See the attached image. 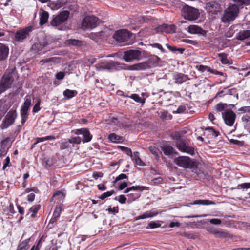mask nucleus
Wrapping results in <instances>:
<instances>
[{"mask_svg":"<svg viewBox=\"0 0 250 250\" xmlns=\"http://www.w3.org/2000/svg\"><path fill=\"white\" fill-rule=\"evenodd\" d=\"M15 70V68H11L4 73L0 82V94L11 87L14 81Z\"/></svg>","mask_w":250,"mask_h":250,"instance_id":"1","label":"nucleus"},{"mask_svg":"<svg viewBox=\"0 0 250 250\" xmlns=\"http://www.w3.org/2000/svg\"><path fill=\"white\" fill-rule=\"evenodd\" d=\"M158 60V58L157 56H151L145 62L131 65L129 69L131 70L141 71L149 69L157 65Z\"/></svg>","mask_w":250,"mask_h":250,"instance_id":"2","label":"nucleus"},{"mask_svg":"<svg viewBox=\"0 0 250 250\" xmlns=\"http://www.w3.org/2000/svg\"><path fill=\"white\" fill-rule=\"evenodd\" d=\"M238 13V7L234 4L230 5L225 10L221 18L222 21L224 23H229L233 21L237 17Z\"/></svg>","mask_w":250,"mask_h":250,"instance_id":"3","label":"nucleus"},{"mask_svg":"<svg viewBox=\"0 0 250 250\" xmlns=\"http://www.w3.org/2000/svg\"><path fill=\"white\" fill-rule=\"evenodd\" d=\"M178 166L185 168H192L197 166V163L187 156H180L174 160Z\"/></svg>","mask_w":250,"mask_h":250,"instance_id":"4","label":"nucleus"},{"mask_svg":"<svg viewBox=\"0 0 250 250\" xmlns=\"http://www.w3.org/2000/svg\"><path fill=\"white\" fill-rule=\"evenodd\" d=\"M131 35V33L128 30L122 29L116 31L113 35V38L119 43L128 44L130 43L129 42V39Z\"/></svg>","mask_w":250,"mask_h":250,"instance_id":"5","label":"nucleus"},{"mask_svg":"<svg viewBox=\"0 0 250 250\" xmlns=\"http://www.w3.org/2000/svg\"><path fill=\"white\" fill-rule=\"evenodd\" d=\"M17 117V114L15 109L10 110L5 115L1 124L0 128L2 129H6L11 125L15 122Z\"/></svg>","mask_w":250,"mask_h":250,"instance_id":"6","label":"nucleus"},{"mask_svg":"<svg viewBox=\"0 0 250 250\" xmlns=\"http://www.w3.org/2000/svg\"><path fill=\"white\" fill-rule=\"evenodd\" d=\"M31 104V98L30 96H26L24 99V102L21 107L20 115L21 116V123L23 125L26 121L28 117V110Z\"/></svg>","mask_w":250,"mask_h":250,"instance_id":"7","label":"nucleus"},{"mask_svg":"<svg viewBox=\"0 0 250 250\" xmlns=\"http://www.w3.org/2000/svg\"><path fill=\"white\" fill-rule=\"evenodd\" d=\"M182 11L184 18L190 21L197 19L199 15V12L197 9L188 5L184 6Z\"/></svg>","mask_w":250,"mask_h":250,"instance_id":"8","label":"nucleus"},{"mask_svg":"<svg viewBox=\"0 0 250 250\" xmlns=\"http://www.w3.org/2000/svg\"><path fill=\"white\" fill-rule=\"evenodd\" d=\"M99 23V19L94 16H87L82 21V27L84 29H93Z\"/></svg>","mask_w":250,"mask_h":250,"instance_id":"9","label":"nucleus"},{"mask_svg":"<svg viewBox=\"0 0 250 250\" xmlns=\"http://www.w3.org/2000/svg\"><path fill=\"white\" fill-rule=\"evenodd\" d=\"M32 26H28L26 28L17 31L15 34V39L19 42H22L29 35V33L32 31Z\"/></svg>","mask_w":250,"mask_h":250,"instance_id":"10","label":"nucleus"},{"mask_svg":"<svg viewBox=\"0 0 250 250\" xmlns=\"http://www.w3.org/2000/svg\"><path fill=\"white\" fill-rule=\"evenodd\" d=\"M69 12L67 11L62 12L58 16L54 17L50 22L51 25L57 26L64 22L68 19Z\"/></svg>","mask_w":250,"mask_h":250,"instance_id":"11","label":"nucleus"},{"mask_svg":"<svg viewBox=\"0 0 250 250\" xmlns=\"http://www.w3.org/2000/svg\"><path fill=\"white\" fill-rule=\"evenodd\" d=\"M222 117L227 125L229 126L233 125L236 119V114L231 110H225L222 113Z\"/></svg>","mask_w":250,"mask_h":250,"instance_id":"12","label":"nucleus"},{"mask_svg":"<svg viewBox=\"0 0 250 250\" xmlns=\"http://www.w3.org/2000/svg\"><path fill=\"white\" fill-rule=\"evenodd\" d=\"M141 52L138 50H130L124 52V59L127 62H132L134 60H139Z\"/></svg>","mask_w":250,"mask_h":250,"instance_id":"13","label":"nucleus"},{"mask_svg":"<svg viewBox=\"0 0 250 250\" xmlns=\"http://www.w3.org/2000/svg\"><path fill=\"white\" fill-rule=\"evenodd\" d=\"M176 146L180 151L183 152L187 153L191 155L195 154V150L193 147L188 146L183 140H179L176 143Z\"/></svg>","mask_w":250,"mask_h":250,"instance_id":"14","label":"nucleus"},{"mask_svg":"<svg viewBox=\"0 0 250 250\" xmlns=\"http://www.w3.org/2000/svg\"><path fill=\"white\" fill-rule=\"evenodd\" d=\"M176 30V26L174 24L167 25L163 24L158 27L155 31L157 33L160 32H166L168 33H174Z\"/></svg>","mask_w":250,"mask_h":250,"instance_id":"15","label":"nucleus"},{"mask_svg":"<svg viewBox=\"0 0 250 250\" xmlns=\"http://www.w3.org/2000/svg\"><path fill=\"white\" fill-rule=\"evenodd\" d=\"M115 66V63L113 61L106 62L102 61L96 65L97 69L98 70H111Z\"/></svg>","mask_w":250,"mask_h":250,"instance_id":"16","label":"nucleus"},{"mask_svg":"<svg viewBox=\"0 0 250 250\" xmlns=\"http://www.w3.org/2000/svg\"><path fill=\"white\" fill-rule=\"evenodd\" d=\"M212 234L214 235L216 237L221 239H226L231 237V236L227 231L222 229H216L211 231Z\"/></svg>","mask_w":250,"mask_h":250,"instance_id":"17","label":"nucleus"},{"mask_svg":"<svg viewBox=\"0 0 250 250\" xmlns=\"http://www.w3.org/2000/svg\"><path fill=\"white\" fill-rule=\"evenodd\" d=\"M187 31H188L189 33L192 34H199L201 35H204L206 33L205 30L196 25H191L189 26L187 28Z\"/></svg>","mask_w":250,"mask_h":250,"instance_id":"18","label":"nucleus"},{"mask_svg":"<svg viewBox=\"0 0 250 250\" xmlns=\"http://www.w3.org/2000/svg\"><path fill=\"white\" fill-rule=\"evenodd\" d=\"M196 68L198 69V70H199V71H201L202 72H203L205 71H208L212 74H215V75H223V73L221 72H219V71H217L216 70L211 69L210 67H208V66H206V65H197Z\"/></svg>","mask_w":250,"mask_h":250,"instance_id":"19","label":"nucleus"},{"mask_svg":"<svg viewBox=\"0 0 250 250\" xmlns=\"http://www.w3.org/2000/svg\"><path fill=\"white\" fill-rule=\"evenodd\" d=\"M189 79L187 75L182 73H177L174 76V82L178 84H181Z\"/></svg>","mask_w":250,"mask_h":250,"instance_id":"20","label":"nucleus"},{"mask_svg":"<svg viewBox=\"0 0 250 250\" xmlns=\"http://www.w3.org/2000/svg\"><path fill=\"white\" fill-rule=\"evenodd\" d=\"M161 148L166 155L170 156L174 154H177L174 149L169 145H164L162 146Z\"/></svg>","mask_w":250,"mask_h":250,"instance_id":"21","label":"nucleus"},{"mask_svg":"<svg viewBox=\"0 0 250 250\" xmlns=\"http://www.w3.org/2000/svg\"><path fill=\"white\" fill-rule=\"evenodd\" d=\"M9 53V48L5 45L0 43V60L5 59Z\"/></svg>","mask_w":250,"mask_h":250,"instance_id":"22","label":"nucleus"},{"mask_svg":"<svg viewBox=\"0 0 250 250\" xmlns=\"http://www.w3.org/2000/svg\"><path fill=\"white\" fill-rule=\"evenodd\" d=\"M108 138L110 141L115 143H122L124 140V139L123 137L120 136L119 135L115 133L110 134Z\"/></svg>","mask_w":250,"mask_h":250,"instance_id":"23","label":"nucleus"},{"mask_svg":"<svg viewBox=\"0 0 250 250\" xmlns=\"http://www.w3.org/2000/svg\"><path fill=\"white\" fill-rule=\"evenodd\" d=\"M149 19L142 14H138L134 18L133 22L135 24L140 25Z\"/></svg>","mask_w":250,"mask_h":250,"instance_id":"24","label":"nucleus"},{"mask_svg":"<svg viewBox=\"0 0 250 250\" xmlns=\"http://www.w3.org/2000/svg\"><path fill=\"white\" fill-rule=\"evenodd\" d=\"M63 5L60 0H58L56 1H49L48 3V6L53 10H58Z\"/></svg>","mask_w":250,"mask_h":250,"instance_id":"25","label":"nucleus"},{"mask_svg":"<svg viewBox=\"0 0 250 250\" xmlns=\"http://www.w3.org/2000/svg\"><path fill=\"white\" fill-rule=\"evenodd\" d=\"M40 24L41 25H43L46 23L48 19L49 14L46 11L42 10L40 13Z\"/></svg>","mask_w":250,"mask_h":250,"instance_id":"26","label":"nucleus"},{"mask_svg":"<svg viewBox=\"0 0 250 250\" xmlns=\"http://www.w3.org/2000/svg\"><path fill=\"white\" fill-rule=\"evenodd\" d=\"M61 211L62 209L60 207L56 208L53 212V216L50 220V223H53L55 222L60 217Z\"/></svg>","mask_w":250,"mask_h":250,"instance_id":"27","label":"nucleus"},{"mask_svg":"<svg viewBox=\"0 0 250 250\" xmlns=\"http://www.w3.org/2000/svg\"><path fill=\"white\" fill-rule=\"evenodd\" d=\"M191 205H215V203L212 201L208 200H197L194 201L193 203H190Z\"/></svg>","mask_w":250,"mask_h":250,"instance_id":"28","label":"nucleus"},{"mask_svg":"<svg viewBox=\"0 0 250 250\" xmlns=\"http://www.w3.org/2000/svg\"><path fill=\"white\" fill-rule=\"evenodd\" d=\"M250 37V30H243L240 31L237 36V39L239 40H244Z\"/></svg>","mask_w":250,"mask_h":250,"instance_id":"29","label":"nucleus"},{"mask_svg":"<svg viewBox=\"0 0 250 250\" xmlns=\"http://www.w3.org/2000/svg\"><path fill=\"white\" fill-rule=\"evenodd\" d=\"M83 135L84 137L83 140V143L89 142L91 140L92 138V135L90 133L89 131L87 128H85Z\"/></svg>","mask_w":250,"mask_h":250,"instance_id":"30","label":"nucleus"},{"mask_svg":"<svg viewBox=\"0 0 250 250\" xmlns=\"http://www.w3.org/2000/svg\"><path fill=\"white\" fill-rule=\"evenodd\" d=\"M218 56L223 64H231L232 63V62L227 58L226 54L224 53H220L218 55Z\"/></svg>","mask_w":250,"mask_h":250,"instance_id":"31","label":"nucleus"},{"mask_svg":"<svg viewBox=\"0 0 250 250\" xmlns=\"http://www.w3.org/2000/svg\"><path fill=\"white\" fill-rule=\"evenodd\" d=\"M132 159L134 161L136 164L139 166H143L144 163L141 160L139 156V153L138 152H135L133 153V155L132 154Z\"/></svg>","mask_w":250,"mask_h":250,"instance_id":"32","label":"nucleus"},{"mask_svg":"<svg viewBox=\"0 0 250 250\" xmlns=\"http://www.w3.org/2000/svg\"><path fill=\"white\" fill-rule=\"evenodd\" d=\"M41 206L40 205H36L30 208L29 211L31 213V217L34 218L35 217L36 214L40 209Z\"/></svg>","mask_w":250,"mask_h":250,"instance_id":"33","label":"nucleus"},{"mask_svg":"<svg viewBox=\"0 0 250 250\" xmlns=\"http://www.w3.org/2000/svg\"><path fill=\"white\" fill-rule=\"evenodd\" d=\"M76 94L77 92L76 91L69 89H66L63 92L64 96L68 99L74 97Z\"/></svg>","mask_w":250,"mask_h":250,"instance_id":"34","label":"nucleus"},{"mask_svg":"<svg viewBox=\"0 0 250 250\" xmlns=\"http://www.w3.org/2000/svg\"><path fill=\"white\" fill-rule=\"evenodd\" d=\"M128 97L133 99L135 102L144 104L145 102V98H141L136 94H132Z\"/></svg>","mask_w":250,"mask_h":250,"instance_id":"35","label":"nucleus"},{"mask_svg":"<svg viewBox=\"0 0 250 250\" xmlns=\"http://www.w3.org/2000/svg\"><path fill=\"white\" fill-rule=\"evenodd\" d=\"M54 139L55 137L53 136H48L44 137H37L35 139L36 144L44 142L46 140H54Z\"/></svg>","mask_w":250,"mask_h":250,"instance_id":"36","label":"nucleus"},{"mask_svg":"<svg viewBox=\"0 0 250 250\" xmlns=\"http://www.w3.org/2000/svg\"><path fill=\"white\" fill-rule=\"evenodd\" d=\"M65 195L62 191H58L54 193L52 198L57 200H62L63 199Z\"/></svg>","mask_w":250,"mask_h":250,"instance_id":"37","label":"nucleus"},{"mask_svg":"<svg viewBox=\"0 0 250 250\" xmlns=\"http://www.w3.org/2000/svg\"><path fill=\"white\" fill-rule=\"evenodd\" d=\"M28 242L27 241L24 240L21 243L17 248V250H27L28 249Z\"/></svg>","mask_w":250,"mask_h":250,"instance_id":"38","label":"nucleus"},{"mask_svg":"<svg viewBox=\"0 0 250 250\" xmlns=\"http://www.w3.org/2000/svg\"><path fill=\"white\" fill-rule=\"evenodd\" d=\"M166 46L167 48L170 50L171 51H178L180 52L181 54H182L183 52L184 51L185 49L184 48H176V47L174 46H171L170 45L167 44Z\"/></svg>","mask_w":250,"mask_h":250,"instance_id":"39","label":"nucleus"},{"mask_svg":"<svg viewBox=\"0 0 250 250\" xmlns=\"http://www.w3.org/2000/svg\"><path fill=\"white\" fill-rule=\"evenodd\" d=\"M68 140L70 144H79L81 142V139L80 137H72Z\"/></svg>","mask_w":250,"mask_h":250,"instance_id":"40","label":"nucleus"},{"mask_svg":"<svg viewBox=\"0 0 250 250\" xmlns=\"http://www.w3.org/2000/svg\"><path fill=\"white\" fill-rule=\"evenodd\" d=\"M118 147L122 151L125 152L127 155L132 156V151L130 148L121 146H119Z\"/></svg>","mask_w":250,"mask_h":250,"instance_id":"41","label":"nucleus"},{"mask_svg":"<svg viewBox=\"0 0 250 250\" xmlns=\"http://www.w3.org/2000/svg\"><path fill=\"white\" fill-rule=\"evenodd\" d=\"M130 191L132 190H141L143 191L144 189H147V188L145 186H132L131 187L129 188Z\"/></svg>","mask_w":250,"mask_h":250,"instance_id":"42","label":"nucleus"},{"mask_svg":"<svg viewBox=\"0 0 250 250\" xmlns=\"http://www.w3.org/2000/svg\"><path fill=\"white\" fill-rule=\"evenodd\" d=\"M205 130L208 131L210 134L213 137H217L218 135V133L212 127H207L206 128Z\"/></svg>","mask_w":250,"mask_h":250,"instance_id":"43","label":"nucleus"},{"mask_svg":"<svg viewBox=\"0 0 250 250\" xmlns=\"http://www.w3.org/2000/svg\"><path fill=\"white\" fill-rule=\"evenodd\" d=\"M114 190H111L104 192L101 195L100 198L102 200H104L105 198L111 196L114 193Z\"/></svg>","mask_w":250,"mask_h":250,"instance_id":"44","label":"nucleus"},{"mask_svg":"<svg viewBox=\"0 0 250 250\" xmlns=\"http://www.w3.org/2000/svg\"><path fill=\"white\" fill-rule=\"evenodd\" d=\"M66 43L69 45H79L80 44V42L78 40L75 39H71L68 41H66Z\"/></svg>","mask_w":250,"mask_h":250,"instance_id":"45","label":"nucleus"},{"mask_svg":"<svg viewBox=\"0 0 250 250\" xmlns=\"http://www.w3.org/2000/svg\"><path fill=\"white\" fill-rule=\"evenodd\" d=\"M148 226L151 229H154L160 227L161 224L158 222L151 221L149 223Z\"/></svg>","mask_w":250,"mask_h":250,"instance_id":"46","label":"nucleus"},{"mask_svg":"<svg viewBox=\"0 0 250 250\" xmlns=\"http://www.w3.org/2000/svg\"><path fill=\"white\" fill-rule=\"evenodd\" d=\"M107 210L108 211L109 213H112L114 214L117 213L119 211L118 207H114L113 208L110 207L108 208Z\"/></svg>","mask_w":250,"mask_h":250,"instance_id":"47","label":"nucleus"},{"mask_svg":"<svg viewBox=\"0 0 250 250\" xmlns=\"http://www.w3.org/2000/svg\"><path fill=\"white\" fill-rule=\"evenodd\" d=\"M250 188V183H244L238 185V189H248Z\"/></svg>","mask_w":250,"mask_h":250,"instance_id":"48","label":"nucleus"},{"mask_svg":"<svg viewBox=\"0 0 250 250\" xmlns=\"http://www.w3.org/2000/svg\"><path fill=\"white\" fill-rule=\"evenodd\" d=\"M209 221L211 224L216 225H220L222 223V221L220 219L217 218L210 219H209Z\"/></svg>","mask_w":250,"mask_h":250,"instance_id":"49","label":"nucleus"},{"mask_svg":"<svg viewBox=\"0 0 250 250\" xmlns=\"http://www.w3.org/2000/svg\"><path fill=\"white\" fill-rule=\"evenodd\" d=\"M238 111H240L241 112V113L250 112V106L242 107L238 109Z\"/></svg>","mask_w":250,"mask_h":250,"instance_id":"50","label":"nucleus"},{"mask_svg":"<svg viewBox=\"0 0 250 250\" xmlns=\"http://www.w3.org/2000/svg\"><path fill=\"white\" fill-rule=\"evenodd\" d=\"M127 176L125 174H120L118 176H117L115 181H114V183H116L117 182V181H119V180H122V179H127Z\"/></svg>","mask_w":250,"mask_h":250,"instance_id":"51","label":"nucleus"},{"mask_svg":"<svg viewBox=\"0 0 250 250\" xmlns=\"http://www.w3.org/2000/svg\"><path fill=\"white\" fill-rule=\"evenodd\" d=\"M40 100H39L36 104L34 106L33 108V112L36 113L40 110Z\"/></svg>","mask_w":250,"mask_h":250,"instance_id":"52","label":"nucleus"},{"mask_svg":"<svg viewBox=\"0 0 250 250\" xmlns=\"http://www.w3.org/2000/svg\"><path fill=\"white\" fill-rule=\"evenodd\" d=\"M70 143L68 140H66L65 142H63L62 144L61 147L62 149H64L69 147H70Z\"/></svg>","mask_w":250,"mask_h":250,"instance_id":"53","label":"nucleus"},{"mask_svg":"<svg viewBox=\"0 0 250 250\" xmlns=\"http://www.w3.org/2000/svg\"><path fill=\"white\" fill-rule=\"evenodd\" d=\"M126 198L124 195H121L119 197L118 201L121 204H125L126 201Z\"/></svg>","mask_w":250,"mask_h":250,"instance_id":"54","label":"nucleus"},{"mask_svg":"<svg viewBox=\"0 0 250 250\" xmlns=\"http://www.w3.org/2000/svg\"><path fill=\"white\" fill-rule=\"evenodd\" d=\"M208 214H204L202 215H191V216H185V218H198V217H205L208 216Z\"/></svg>","mask_w":250,"mask_h":250,"instance_id":"55","label":"nucleus"},{"mask_svg":"<svg viewBox=\"0 0 250 250\" xmlns=\"http://www.w3.org/2000/svg\"><path fill=\"white\" fill-rule=\"evenodd\" d=\"M64 77V73L62 72H60L56 74V78L58 80H62Z\"/></svg>","mask_w":250,"mask_h":250,"instance_id":"56","label":"nucleus"},{"mask_svg":"<svg viewBox=\"0 0 250 250\" xmlns=\"http://www.w3.org/2000/svg\"><path fill=\"white\" fill-rule=\"evenodd\" d=\"M224 108V106L222 103L218 104L216 106V109L219 112L222 111Z\"/></svg>","mask_w":250,"mask_h":250,"instance_id":"57","label":"nucleus"},{"mask_svg":"<svg viewBox=\"0 0 250 250\" xmlns=\"http://www.w3.org/2000/svg\"><path fill=\"white\" fill-rule=\"evenodd\" d=\"M147 215L148 218H151L156 216L158 214V212H155L152 211H147Z\"/></svg>","mask_w":250,"mask_h":250,"instance_id":"58","label":"nucleus"},{"mask_svg":"<svg viewBox=\"0 0 250 250\" xmlns=\"http://www.w3.org/2000/svg\"><path fill=\"white\" fill-rule=\"evenodd\" d=\"M148 218V216L147 215V213H146V212H145V213L138 216L137 217H136V220H140V219H146V218Z\"/></svg>","mask_w":250,"mask_h":250,"instance_id":"59","label":"nucleus"},{"mask_svg":"<svg viewBox=\"0 0 250 250\" xmlns=\"http://www.w3.org/2000/svg\"><path fill=\"white\" fill-rule=\"evenodd\" d=\"M181 224L178 222H172L169 224V227L170 228H173L174 227H179L180 226Z\"/></svg>","mask_w":250,"mask_h":250,"instance_id":"60","label":"nucleus"},{"mask_svg":"<svg viewBox=\"0 0 250 250\" xmlns=\"http://www.w3.org/2000/svg\"><path fill=\"white\" fill-rule=\"evenodd\" d=\"M186 110V108L184 106H179L177 110L176 111V113H183Z\"/></svg>","mask_w":250,"mask_h":250,"instance_id":"61","label":"nucleus"},{"mask_svg":"<svg viewBox=\"0 0 250 250\" xmlns=\"http://www.w3.org/2000/svg\"><path fill=\"white\" fill-rule=\"evenodd\" d=\"M102 173L101 172H94L93 173V177L95 179H98L99 177H101L102 176Z\"/></svg>","mask_w":250,"mask_h":250,"instance_id":"62","label":"nucleus"},{"mask_svg":"<svg viewBox=\"0 0 250 250\" xmlns=\"http://www.w3.org/2000/svg\"><path fill=\"white\" fill-rule=\"evenodd\" d=\"M163 181V179L161 177H158L157 178H154L152 180V181L154 183L158 184L160 183Z\"/></svg>","mask_w":250,"mask_h":250,"instance_id":"63","label":"nucleus"},{"mask_svg":"<svg viewBox=\"0 0 250 250\" xmlns=\"http://www.w3.org/2000/svg\"><path fill=\"white\" fill-rule=\"evenodd\" d=\"M242 120V121L246 123L250 122V116L247 115H244L243 116Z\"/></svg>","mask_w":250,"mask_h":250,"instance_id":"64","label":"nucleus"}]
</instances>
